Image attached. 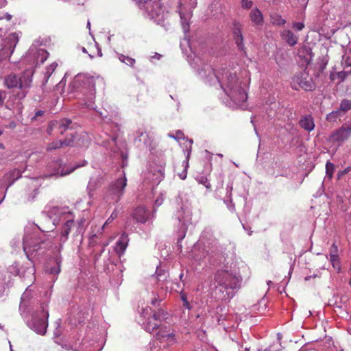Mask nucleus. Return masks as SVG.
<instances>
[{
	"label": "nucleus",
	"instance_id": "obj_1",
	"mask_svg": "<svg viewBox=\"0 0 351 351\" xmlns=\"http://www.w3.org/2000/svg\"><path fill=\"white\" fill-rule=\"evenodd\" d=\"M212 77L210 84L215 85L217 82L235 105V107L245 106L247 95L245 89L241 87L235 72L221 68L218 69L216 73H213Z\"/></svg>",
	"mask_w": 351,
	"mask_h": 351
},
{
	"label": "nucleus",
	"instance_id": "obj_2",
	"mask_svg": "<svg viewBox=\"0 0 351 351\" xmlns=\"http://www.w3.org/2000/svg\"><path fill=\"white\" fill-rule=\"evenodd\" d=\"M215 280L216 282L214 290L215 298L220 300H228L232 298L235 292L240 289L242 278L240 275L221 269L216 273Z\"/></svg>",
	"mask_w": 351,
	"mask_h": 351
},
{
	"label": "nucleus",
	"instance_id": "obj_3",
	"mask_svg": "<svg viewBox=\"0 0 351 351\" xmlns=\"http://www.w3.org/2000/svg\"><path fill=\"white\" fill-rule=\"evenodd\" d=\"M95 78L88 74H77L69 87L75 97L82 100V104L88 108H93L95 98Z\"/></svg>",
	"mask_w": 351,
	"mask_h": 351
},
{
	"label": "nucleus",
	"instance_id": "obj_4",
	"mask_svg": "<svg viewBox=\"0 0 351 351\" xmlns=\"http://www.w3.org/2000/svg\"><path fill=\"white\" fill-rule=\"evenodd\" d=\"M141 315L145 319L142 324L143 328L151 333L159 328L161 322L167 319V313L162 308L153 310L151 307L147 306L142 309Z\"/></svg>",
	"mask_w": 351,
	"mask_h": 351
},
{
	"label": "nucleus",
	"instance_id": "obj_5",
	"mask_svg": "<svg viewBox=\"0 0 351 351\" xmlns=\"http://www.w3.org/2000/svg\"><path fill=\"white\" fill-rule=\"evenodd\" d=\"M32 75L33 73L31 71H25L21 76L10 74L5 77L4 84L8 88H19L23 90V97H24L26 90L31 86Z\"/></svg>",
	"mask_w": 351,
	"mask_h": 351
},
{
	"label": "nucleus",
	"instance_id": "obj_6",
	"mask_svg": "<svg viewBox=\"0 0 351 351\" xmlns=\"http://www.w3.org/2000/svg\"><path fill=\"white\" fill-rule=\"evenodd\" d=\"M127 186V178L124 174L122 177L112 182L109 187L106 195V201L110 203H117L124 193V190Z\"/></svg>",
	"mask_w": 351,
	"mask_h": 351
},
{
	"label": "nucleus",
	"instance_id": "obj_7",
	"mask_svg": "<svg viewBox=\"0 0 351 351\" xmlns=\"http://www.w3.org/2000/svg\"><path fill=\"white\" fill-rule=\"evenodd\" d=\"M351 137V120L333 130L328 138L332 145L340 147Z\"/></svg>",
	"mask_w": 351,
	"mask_h": 351
},
{
	"label": "nucleus",
	"instance_id": "obj_8",
	"mask_svg": "<svg viewBox=\"0 0 351 351\" xmlns=\"http://www.w3.org/2000/svg\"><path fill=\"white\" fill-rule=\"evenodd\" d=\"M47 304L41 305V311L35 314L32 319L31 328L38 334L43 335L46 333L48 326L49 313L47 309Z\"/></svg>",
	"mask_w": 351,
	"mask_h": 351
},
{
	"label": "nucleus",
	"instance_id": "obj_9",
	"mask_svg": "<svg viewBox=\"0 0 351 351\" xmlns=\"http://www.w3.org/2000/svg\"><path fill=\"white\" fill-rule=\"evenodd\" d=\"M147 10L150 17L158 24H163L169 13L159 1H150L147 4Z\"/></svg>",
	"mask_w": 351,
	"mask_h": 351
},
{
	"label": "nucleus",
	"instance_id": "obj_10",
	"mask_svg": "<svg viewBox=\"0 0 351 351\" xmlns=\"http://www.w3.org/2000/svg\"><path fill=\"white\" fill-rule=\"evenodd\" d=\"M18 42L19 36L16 33H12L5 38L1 40L0 43V62L10 57Z\"/></svg>",
	"mask_w": 351,
	"mask_h": 351
},
{
	"label": "nucleus",
	"instance_id": "obj_11",
	"mask_svg": "<svg viewBox=\"0 0 351 351\" xmlns=\"http://www.w3.org/2000/svg\"><path fill=\"white\" fill-rule=\"evenodd\" d=\"M297 85L306 91H312L315 88V84L312 78L308 77V74L305 72H301L295 75L293 78V88L298 89Z\"/></svg>",
	"mask_w": 351,
	"mask_h": 351
},
{
	"label": "nucleus",
	"instance_id": "obj_12",
	"mask_svg": "<svg viewBox=\"0 0 351 351\" xmlns=\"http://www.w3.org/2000/svg\"><path fill=\"white\" fill-rule=\"evenodd\" d=\"M242 25L238 21H234L232 22V31L234 36V40L235 41V44L237 45L238 49L240 51L244 50V44H243V36L241 33Z\"/></svg>",
	"mask_w": 351,
	"mask_h": 351
},
{
	"label": "nucleus",
	"instance_id": "obj_13",
	"mask_svg": "<svg viewBox=\"0 0 351 351\" xmlns=\"http://www.w3.org/2000/svg\"><path fill=\"white\" fill-rule=\"evenodd\" d=\"M77 167H72L70 170H64L62 167V161L61 160H56L53 161L49 165V168L52 171V174L55 176H64L72 173Z\"/></svg>",
	"mask_w": 351,
	"mask_h": 351
},
{
	"label": "nucleus",
	"instance_id": "obj_14",
	"mask_svg": "<svg viewBox=\"0 0 351 351\" xmlns=\"http://www.w3.org/2000/svg\"><path fill=\"white\" fill-rule=\"evenodd\" d=\"M103 176L97 175L90 178L87 185V192L90 197H92L93 192L99 189L103 184Z\"/></svg>",
	"mask_w": 351,
	"mask_h": 351
},
{
	"label": "nucleus",
	"instance_id": "obj_15",
	"mask_svg": "<svg viewBox=\"0 0 351 351\" xmlns=\"http://www.w3.org/2000/svg\"><path fill=\"white\" fill-rule=\"evenodd\" d=\"M132 215L137 222L145 223L149 219L150 213L145 207L139 206L134 210Z\"/></svg>",
	"mask_w": 351,
	"mask_h": 351
},
{
	"label": "nucleus",
	"instance_id": "obj_16",
	"mask_svg": "<svg viewBox=\"0 0 351 351\" xmlns=\"http://www.w3.org/2000/svg\"><path fill=\"white\" fill-rule=\"evenodd\" d=\"M282 39L290 46H295L298 41V37L295 35L291 30L284 29L280 32Z\"/></svg>",
	"mask_w": 351,
	"mask_h": 351
},
{
	"label": "nucleus",
	"instance_id": "obj_17",
	"mask_svg": "<svg viewBox=\"0 0 351 351\" xmlns=\"http://www.w3.org/2000/svg\"><path fill=\"white\" fill-rule=\"evenodd\" d=\"M74 225L73 220H68L66 221L62 228V230L60 232V245H62L67 240L69 237V234L71 232V228Z\"/></svg>",
	"mask_w": 351,
	"mask_h": 351
},
{
	"label": "nucleus",
	"instance_id": "obj_18",
	"mask_svg": "<svg viewBox=\"0 0 351 351\" xmlns=\"http://www.w3.org/2000/svg\"><path fill=\"white\" fill-rule=\"evenodd\" d=\"M300 126L307 132H311L315 128V123L311 115L302 117L299 121Z\"/></svg>",
	"mask_w": 351,
	"mask_h": 351
},
{
	"label": "nucleus",
	"instance_id": "obj_19",
	"mask_svg": "<svg viewBox=\"0 0 351 351\" xmlns=\"http://www.w3.org/2000/svg\"><path fill=\"white\" fill-rule=\"evenodd\" d=\"M134 142L137 143L138 147H141L143 145H147L149 143L148 134L141 130H138L136 132Z\"/></svg>",
	"mask_w": 351,
	"mask_h": 351
},
{
	"label": "nucleus",
	"instance_id": "obj_20",
	"mask_svg": "<svg viewBox=\"0 0 351 351\" xmlns=\"http://www.w3.org/2000/svg\"><path fill=\"white\" fill-rule=\"evenodd\" d=\"M250 18L252 23L256 25H262L263 24V16L261 12L258 8H254L250 14Z\"/></svg>",
	"mask_w": 351,
	"mask_h": 351
},
{
	"label": "nucleus",
	"instance_id": "obj_21",
	"mask_svg": "<svg viewBox=\"0 0 351 351\" xmlns=\"http://www.w3.org/2000/svg\"><path fill=\"white\" fill-rule=\"evenodd\" d=\"M128 235L123 234L117 242L116 252L121 256L123 254L128 246Z\"/></svg>",
	"mask_w": 351,
	"mask_h": 351
},
{
	"label": "nucleus",
	"instance_id": "obj_22",
	"mask_svg": "<svg viewBox=\"0 0 351 351\" xmlns=\"http://www.w3.org/2000/svg\"><path fill=\"white\" fill-rule=\"evenodd\" d=\"M32 238V236L29 234H26L23 237V250L25 252L26 254H27L28 252H30L32 250V247H33L32 250H35V247L37 246V245L35 243H31L30 239Z\"/></svg>",
	"mask_w": 351,
	"mask_h": 351
},
{
	"label": "nucleus",
	"instance_id": "obj_23",
	"mask_svg": "<svg viewBox=\"0 0 351 351\" xmlns=\"http://www.w3.org/2000/svg\"><path fill=\"white\" fill-rule=\"evenodd\" d=\"M54 266L49 265L46 267V271L50 274H58L60 272V260L56 258L53 261Z\"/></svg>",
	"mask_w": 351,
	"mask_h": 351
},
{
	"label": "nucleus",
	"instance_id": "obj_24",
	"mask_svg": "<svg viewBox=\"0 0 351 351\" xmlns=\"http://www.w3.org/2000/svg\"><path fill=\"white\" fill-rule=\"evenodd\" d=\"M271 23L273 25L282 26L286 23V20L278 13H273L270 14Z\"/></svg>",
	"mask_w": 351,
	"mask_h": 351
},
{
	"label": "nucleus",
	"instance_id": "obj_25",
	"mask_svg": "<svg viewBox=\"0 0 351 351\" xmlns=\"http://www.w3.org/2000/svg\"><path fill=\"white\" fill-rule=\"evenodd\" d=\"M343 115L344 114H343L339 110V109H337L336 110H333L331 112L328 113L326 115V120L328 122H335L337 120V119H339V118L342 117Z\"/></svg>",
	"mask_w": 351,
	"mask_h": 351
},
{
	"label": "nucleus",
	"instance_id": "obj_26",
	"mask_svg": "<svg viewBox=\"0 0 351 351\" xmlns=\"http://www.w3.org/2000/svg\"><path fill=\"white\" fill-rule=\"evenodd\" d=\"M338 109L343 114H345L351 109V100L346 99H343Z\"/></svg>",
	"mask_w": 351,
	"mask_h": 351
},
{
	"label": "nucleus",
	"instance_id": "obj_27",
	"mask_svg": "<svg viewBox=\"0 0 351 351\" xmlns=\"http://www.w3.org/2000/svg\"><path fill=\"white\" fill-rule=\"evenodd\" d=\"M179 14L180 16L181 24L183 28L184 33H186L189 31V23L188 21L189 16L185 15L181 11H179Z\"/></svg>",
	"mask_w": 351,
	"mask_h": 351
},
{
	"label": "nucleus",
	"instance_id": "obj_28",
	"mask_svg": "<svg viewBox=\"0 0 351 351\" xmlns=\"http://www.w3.org/2000/svg\"><path fill=\"white\" fill-rule=\"evenodd\" d=\"M71 123V120L69 119H64L60 121L58 126V129L60 130V133L63 134L66 130L69 128V125Z\"/></svg>",
	"mask_w": 351,
	"mask_h": 351
},
{
	"label": "nucleus",
	"instance_id": "obj_29",
	"mask_svg": "<svg viewBox=\"0 0 351 351\" xmlns=\"http://www.w3.org/2000/svg\"><path fill=\"white\" fill-rule=\"evenodd\" d=\"M21 172L20 170L19 169H14L13 171H12L9 175H7L6 176V179L8 180V179H12V181L10 183V185H12L13 184V182L18 180L19 178H21Z\"/></svg>",
	"mask_w": 351,
	"mask_h": 351
},
{
	"label": "nucleus",
	"instance_id": "obj_30",
	"mask_svg": "<svg viewBox=\"0 0 351 351\" xmlns=\"http://www.w3.org/2000/svg\"><path fill=\"white\" fill-rule=\"evenodd\" d=\"M119 60L126 64L127 65H129L130 66H133L134 63H135V60L131 57H129V56H124L123 54H119Z\"/></svg>",
	"mask_w": 351,
	"mask_h": 351
},
{
	"label": "nucleus",
	"instance_id": "obj_31",
	"mask_svg": "<svg viewBox=\"0 0 351 351\" xmlns=\"http://www.w3.org/2000/svg\"><path fill=\"white\" fill-rule=\"evenodd\" d=\"M328 62V57L327 56H323L319 59V62L318 63L317 69L319 72L322 73L326 67V65Z\"/></svg>",
	"mask_w": 351,
	"mask_h": 351
},
{
	"label": "nucleus",
	"instance_id": "obj_32",
	"mask_svg": "<svg viewBox=\"0 0 351 351\" xmlns=\"http://www.w3.org/2000/svg\"><path fill=\"white\" fill-rule=\"evenodd\" d=\"M334 169H335L334 164L328 161L326 164V176L329 179H330L332 177Z\"/></svg>",
	"mask_w": 351,
	"mask_h": 351
},
{
	"label": "nucleus",
	"instance_id": "obj_33",
	"mask_svg": "<svg viewBox=\"0 0 351 351\" xmlns=\"http://www.w3.org/2000/svg\"><path fill=\"white\" fill-rule=\"evenodd\" d=\"M174 335L173 332H169L167 331L160 330L156 335V337L157 339H161L162 338H173Z\"/></svg>",
	"mask_w": 351,
	"mask_h": 351
},
{
	"label": "nucleus",
	"instance_id": "obj_34",
	"mask_svg": "<svg viewBox=\"0 0 351 351\" xmlns=\"http://www.w3.org/2000/svg\"><path fill=\"white\" fill-rule=\"evenodd\" d=\"M342 64L344 65V69L350 68L351 71V57L350 53H346L343 56Z\"/></svg>",
	"mask_w": 351,
	"mask_h": 351
},
{
	"label": "nucleus",
	"instance_id": "obj_35",
	"mask_svg": "<svg viewBox=\"0 0 351 351\" xmlns=\"http://www.w3.org/2000/svg\"><path fill=\"white\" fill-rule=\"evenodd\" d=\"M60 143H62V142L60 141L51 142L48 144V145L47 147V150L51 151L53 149L61 148L63 146H62V145H60Z\"/></svg>",
	"mask_w": 351,
	"mask_h": 351
},
{
	"label": "nucleus",
	"instance_id": "obj_36",
	"mask_svg": "<svg viewBox=\"0 0 351 351\" xmlns=\"http://www.w3.org/2000/svg\"><path fill=\"white\" fill-rule=\"evenodd\" d=\"M75 139V136L73 134H71L70 136H66L65 139L60 141L62 143L60 145H62V146H72L73 143Z\"/></svg>",
	"mask_w": 351,
	"mask_h": 351
},
{
	"label": "nucleus",
	"instance_id": "obj_37",
	"mask_svg": "<svg viewBox=\"0 0 351 351\" xmlns=\"http://www.w3.org/2000/svg\"><path fill=\"white\" fill-rule=\"evenodd\" d=\"M198 183L203 184L207 189L211 188V185L206 177L200 176L196 178Z\"/></svg>",
	"mask_w": 351,
	"mask_h": 351
},
{
	"label": "nucleus",
	"instance_id": "obj_38",
	"mask_svg": "<svg viewBox=\"0 0 351 351\" xmlns=\"http://www.w3.org/2000/svg\"><path fill=\"white\" fill-rule=\"evenodd\" d=\"M56 66H57V64L53 63L47 67L45 77H47V79L49 77V76L51 75V73L55 71Z\"/></svg>",
	"mask_w": 351,
	"mask_h": 351
},
{
	"label": "nucleus",
	"instance_id": "obj_39",
	"mask_svg": "<svg viewBox=\"0 0 351 351\" xmlns=\"http://www.w3.org/2000/svg\"><path fill=\"white\" fill-rule=\"evenodd\" d=\"M338 256V247L335 243H333L330 249V257Z\"/></svg>",
	"mask_w": 351,
	"mask_h": 351
},
{
	"label": "nucleus",
	"instance_id": "obj_40",
	"mask_svg": "<svg viewBox=\"0 0 351 351\" xmlns=\"http://www.w3.org/2000/svg\"><path fill=\"white\" fill-rule=\"evenodd\" d=\"M330 261L332 263V265L335 269H340L339 261V256L334 257H330Z\"/></svg>",
	"mask_w": 351,
	"mask_h": 351
},
{
	"label": "nucleus",
	"instance_id": "obj_41",
	"mask_svg": "<svg viewBox=\"0 0 351 351\" xmlns=\"http://www.w3.org/2000/svg\"><path fill=\"white\" fill-rule=\"evenodd\" d=\"M292 27L297 31H301L304 27V24L302 22H294Z\"/></svg>",
	"mask_w": 351,
	"mask_h": 351
},
{
	"label": "nucleus",
	"instance_id": "obj_42",
	"mask_svg": "<svg viewBox=\"0 0 351 351\" xmlns=\"http://www.w3.org/2000/svg\"><path fill=\"white\" fill-rule=\"evenodd\" d=\"M241 3L244 9H250L252 6V1L249 0H242Z\"/></svg>",
	"mask_w": 351,
	"mask_h": 351
},
{
	"label": "nucleus",
	"instance_id": "obj_43",
	"mask_svg": "<svg viewBox=\"0 0 351 351\" xmlns=\"http://www.w3.org/2000/svg\"><path fill=\"white\" fill-rule=\"evenodd\" d=\"M117 215H118V213H117V210H114L112 213V214H111V215L110 216V217L106 220V223H105L104 226H105V225H106V224H108V223H111V222H112V221L115 218H117Z\"/></svg>",
	"mask_w": 351,
	"mask_h": 351
},
{
	"label": "nucleus",
	"instance_id": "obj_44",
	"mask_svg": "<svg viewBox=\"0 0 351 351\" xmlns=\"http://www.w3.org/2000/svg\"><path fill=\"white\" fill-rule=\"evenodd\" d=\"M233 189L232 184H230L227 185V197L229 199L230 202H232V191Z\"/></svg>",
	"mask_w": 351,
	"mask_h": 351
},
{
	"label": "nucleus",
	"instance_id": "obj_45",
	"mask_svg": "<svg viewBox=\"0 0 351 351\" xmlns=\"http://www.w3.org/2000/svg\"><path fill=\"white\" fill-rule=\"evenodd\" d=\"M181 298H182V302H183V306H184L186 308H187V309H189H189H191V306H190V304H189V302L187 301L186 296V295H182V297H181Z\"/></svg>",
	"mask_w": 351,
	"mask_h": 351
},
{
	"label": "nucleus",
	"instance_id": "obj_46",
	"mask_svg": "<svg viewBox=\"0 0 351 351\" xmlns=\"http://www.w3.org/2000/svg\"><path fill=\"white\" fill-rule=\"evenodd\" d=\"M5 97L6 94L5 91L0 90V107H1L3 105Z\"/></svg>",
	"mask_w": 351,
	"mask_h": 351
},
{
	"label": "nucleus",
	"instance_id": "obj_47",
	"mask_svg": "<svg viewBox=\"0 0 351 351\" xmlns=\"http://www.w3.org/2000/svg\"><path fill=\"white\" fill-rule=\"evenodd\" d=\"M5 289V282L0 278V297L3 294Z\"/></svg>",
	"mask_w": 351,
	"mask_h": 351
},
{
	"label": "nucleus",
	"instance_id": "obj_48",
	"mask_svg": "<svg viewBox=\"0 0 351 351\" xmlns=\"http://www.w3.org/2000/svg\"><path fill=\"white\" fill-rule=\"evenodd\" d=\"M171 137L178 139H182L184 138V134L182 131H178L176 133V136H174L173 135H171Z\"/></svg>",
	"mask_w": 351,
	"mask_h": 351
},
{
	"label": "nucleus",
	"instance_id": "obj_49",
	"mask_svg": "<svg viewBox=\"0 0 351 351\" xmlns=\"http://www.w3.org/2000/svg\"><path fill=\"white\" fill-rule=\"evenodd\" d=\"M108 244H105V245H103V247L101 249V250L99 252V253H97L95 256V261H97L99 257L101 256V254L104 252V250H105V247Z\"/></svg>",
	"mask_w": 351,
	"mask_h": 351
},
{
	"label": "nucleus",
	"instance_id": "obj_50",
	"mask_svg": "<svg viewBox=\"0 0 351 351\" xmlns=\"http://www.w3.org/2000/svg\"><path fill=\"white\" fill-rule=\"evenodd\" d=\"M6 19L8 21H10L12 19V16L9 13H5L3 16H0V20Z\"/></svg>",
	"mask_w": 351,
	"mask_h": 351
},
{
	"label": "nucleus",
	"instance_id": "obj_51",
	"mask_svg": "<svg viewBox=\"0 0 351 351\" xmlns=\"http://www.w3.org/2000/svg\"><path fill=\"white\" fill-rule=\"evenodd\" d=\"M303 51H306L308 55H309V58H306L305 61L307 62V63H309L310 61L312 60V56H311V49H304Z\"/></svg>",
	"mask_w": 351,
	"mask_h": 351
},
{
	"label": "nucleus",
	"instance_id": "obj_52",
	"mask_svg": "<svg viewBox=\"0 0 351 351\" xmlns=\"http://www.w3.org/2000/svg\"><path fill=\"white\" fill-rule=\"evenodd\" d=\"M45 114V111L43 110H38L35 113L34 117L32 118V119H36L37 117H41Z\"/></svg>",
	"mask_w": 351,
	"mask_h": 351
},
{
	"label": "nucleus",
	"instance_id": "obj_53",
	"mask_svg": "<svg viewBox=\"0 0 351 351\" xmlns=\"http://www.w3.org/2000/svg\"><path fill=\"white\" fill-rule=\"evenodd\" d=\"M160 302V300H158L157 298H154L151 301V304L153 305V306H159V303Z\"/></svg>",
	"mask_w": 351,
	"mask_h": 351
},
{
	"label": "nucleus",
	"instance_id": "obj_54",
	"mask_svg": "<svg viewBox=\"0 0 351 351\" xmlns=\"http://www.w3.org/2000/svg\"><path fill=\"white\" fill-rule=\"evenodd\" d=\"M161 271H162L159 270L158 269H157L156 271V274L157 275L158 279L159 280H162V279L160 278V277H162Z\"/></svg>",
	"mask_w": 351,
	"mask_h": 351
},
{
	"label": "nucleus",
	"instance_id": "obj_55",
	"mask_svg": "<svg viewBox=\"0 0 351 351\" xmlns=\"http://www.w3.org/2000/svg\"><path fill=\"white\" fill-rule=\"evenodd\" d=\"M180 177L182 180H184L186 178V169L180 175Z\"/></svg>",
	"mask_w": 351,
	"mask_h": 351
},
{
	"label": "nucleus",
	"instance_id": "obj_56",
	"mask_svg": "<svg viewBox=\"0 0 351 351\" xmlns=\"http://www.w3.org/2000/svg\"><path fill=\"white\" fill-rule=\"evenodd\" d=\"M345 173V171H339L337 174V179H340L342 175Z\"/></svg>",
	"mask_w": 351,
	"mask_h": 351
},
{
	"label": "nucleus",
	"instance_id": "obj_57",
	"mask_svg": "<svg viewBox=\"0 0 351 351\" xmlns=\"http://www.w3.org/2000/svg\"><path fill=\"white\" fill-rule=\"evenodd\" d=\"M34 196H33V197L32 199H30V197H27L28 200H32L36 197V195L38 194L37 190H34Z\"/></svg>",
	"mask_w": 351,
	"mask_h": 351
},
{
	"label": "nucleus",
	"instance_id": "obj_58",
	"mask_svg": "<svg viewBox=\"0 0 351 351\" xmlns=\"http://www.w3.org/2000/svg\"><path fill=\"white\" fill-rule=\"evenodd\" d=\"M335 75H336V74L331 73L330 75V79L332 81H334L335 80Z\"/></svg>",
	"mask_w": 351,
	"mask_h": 351
},
{
	"label": "nucleus",
	"instance_id": "obj_59",
	"mask_svg": "<svg viewBox=\"0 0 351 351\" xmlns=\"http://www.w3.org/2000/svg\"><path fill=\"white\" fill-rule=\"evenodd\" d=\"M203 232H212V230L210 228H206L204 229Z\"/></svg>",
	"mask_w": 351,
	"mask_h": 351
},
{
	"label": "nucleus",
	"instance_id": "obj_60",
	"mask_svg": "<svg viewBox=\"0 0 351 351\" xmlns=\"http://www.w3.org/2000/svg\"><path fill=\"white\" fill-rule=\"evenodd\" d=\"M82 52H83V53H88V52H87V50L86 49V48H85V47H82Z\"/></svg>",
	"mask_w": 351,
	"mask_h": 351
},
{
	"label": "nucleus",
	"instance_id": "obj_61",
	"mask_svg": "<svg viewBox=\"0 0 351 351\" xmlns=\"http://www.w3.org/2000/svg\"><path fill=\"white\" fill-rule=\"evenodd\" d=\"M39 53L44 54V53H47V52L43 49H41V50H39Z\"/></svg>",
	"mask_w": 351,
	"mask_h": 351
},
{
	"label": "nucleus",
	"instance_id": "obj_62",
	"mask_svg": "<svg viewBox=\"0 0 351 351\" xmlns=\"http://www.w3.org/2000/svg\"><path fill=\"white\" fill-rule=\"evenodd\" d=\"M9 344H10V351H13L12 346L10 341H9Z\"/></svg>",
	"mask_w": 351,
	"mask_h": 351
},
{
	"label": "nucleus",
	"instance_id": "obj_63",
	"mask_svg": "<svg viewBox=\"0 0 351 351\" xmlns=\"http://www.w3.org/2000/svg\"><path fill=\"white\" fill-rule=\"evenodd\" d=\"M178 219H179L180 221H182L184 219V216L179 215L178 216Z\"/></svg>",
	"mask_w": 351,
	"mask_h": 351
},
{
	"label": "nucleus",
	"instance_id": "obj_64",
	"mask_svg": "<svg viewBox=\"0 0 351 351\" xmlns=\"http://www.w3.org/2000/svg\"><path fill=\"white\" fill-rule=\"evenodd\" d=\"M264 351H277V350H271V348H267Z\"/></svg>",
	"mask_w": 351,
	"mask_h": 351
}]
</instances>
